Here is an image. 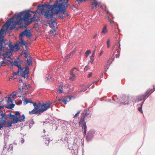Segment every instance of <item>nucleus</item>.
<instances>
[{
  "mask_svg": "<svg viewBox=\"0 0 155 155\" xmlns=\"http://www.w3.org/2000/svg\"><path fill=\"white\" fill-rule=\"evenodd\" d=\"M65 12L66 10L60 0L57 1L53 5L50 6L46 11L43 8L41 10V13L45 18L49 17L50 18L51 21H49L50 23L52 21H55L53 20L54 15H56L60 12L64 13Z\"/></svg>",
  "mask_w": 155,
  "mask_h": 155,
  "instance_id": "obj_1",
  "label": "nucleus"
},
{
  "mask_svg": "<svg viewBox=\"0 0 155 155\" xmlns=\"http://www.w3.org/2000/svg\"><path fill=\"white\" fill-rule=\"evenodd\" d=\"M31 16V14H30L29 12H21L19 13L17 15H15L12 17L10 19V20H8L6 23V26L7 28L5 29V30H7L8 27L10 26L11 23H13L14 21L13 19L16 17V20L15 22V24L19 25L21 24L22 21H24L25 22V24L26 25L28 26L30 24L29 23L30 22V19L29 18Z\"/></svg>",
  "mask_w": 155,
  "mask_h": 155,
  "instance_id": "obj_2",
  "label": "nucleus"
},
{
  "mask_svg": "<svg viewBox=\"0 0 155 155\" xmlns=\"http://www.w3.org/2000/svg\"><path fill=\"white\" fill-rule=\"evenodd\" d=\"M23 101L24 104L25 105L28 103H32L33 104L34 109L31 111L29 112V114L30 115L37 114H40L47 110L50 108L51 105L50 103L48 102L45 103L37 104L33 102L31 100H28L27 98L24 99Z\"/></svg>",
  "mask_w": 155,
  "mask_h": 155,
  "instance_id": "obj_3",
  "label": "nucleus"
},
{
  "mask_svg": "<svg viewBox=\"0 0 155 155\" xmlns=\"http://www.w3.org/2000/svg\"><path fill=\"white\" fill-rule=\"evenodd\" d=\"M5 27V25H4L2 27L1 31H0V58H2V59L3 60H6L7 61H9L8 60V59L10 58H11V56L12 55V53L11 51H7L5 52L1 55V52L3 48H4V47L3 46V38H2V32H4L5 30L4 29ZM11 62V61H9ZM11 62H12L11 61Z\"/></svg>",
  "mask_w": 155,
  "mask_h": 155,
  "instance_id": "obj_4",
  "label": "nucleus"
},
{
  "mask_svg": "<svg viewBox=\"0 0 155 155\" xmlns=\"http://www.w3.org/2000/svg\"><path fill=\"white\" fill-rule=\"evenodd\" d=\"M12 66H17L18 68V71H20V75L25 78L28 76V74L29 73L28 67V66H26L25 67L22 68L20 63H19L17 61H14L11 62Z\"/></svg>",
  "mask_w": 155,
  "mask_h": 155,
  "instance_id": "obj_5",
  "label": "nucleus"
},
{
  "mask_svg": "<svg viewBox=\"0 0 155 155\" xmlns=\"http://www.w3.org/2000/svg\"><path fill=\"white\" fill-rule=\"evenodd\" d=\"M89 117H91V116L89 115L87 112L86 111L84 110V112L82 114V116L81 117L79 123L82 128V131L84 135H85L87 132V127L86 124V122L85 121V119Z\"/></svg>",
  "mask_w": 155,
  "mask_h": 155,
  "instance_id": "obj_6",
  "label": "nucleus"
},
{
  "mask_svg": "<svg viewBox=\"0 0 155 155\" xmlns=\"http://www.w3.org/2000/svg\"><path fill=\"white\" fill-rule=\"evenodd\" d=\"M9 117L13 120V122L16 124L19 122H23L25 121V116L24 114L22 115V118H21V115L18 111H16L14 115L10 113L9 114Z\"/></svg>",
  "mask_w": 155,
  "mask_h": 155,
  "instance_id": "obj_7",
  "label": "nucleus"
},
{
  "mask_svg": "<svg viewBox=\"0 0 155 155\" xmlns=\"http://www.w3.org/2000/svg\"><path fill=\"white\" fill-rule=\"evenodd\" d=\"M151 91H147L144 94L139 96L137 97V99L138 101L143 100V102L141 104L140 107L138 108V110L141 113L143 112L142 110V107L143 104L145 100L152 93V91L151 92Z\"/></svg>",
  "mask_w": 155,
  "mask_h": 155,
  "instance_id": "obj_8",
  "label": "nucleus"
},
{
  "mask_svg": "<svg viewBox=\"0 0 155 155\" xmlns=\"http://www.w3.org/2000/svg\"><path fill=\"white\" fill-rule=\"evenodd\" d=\"M7 118V117L5 111L4 112H0V130L5 126V124H6V120Z\"/></svg>",
  "mask_w": 155,
  "mask_h": 155,
  "instance_id": "obj_9",
  "label": "nucleus"
},
{
  "mask_svg": "<svg viewBox=\"0 0 155 155\" xmlns=\"http://www.w3.org/2000/svg\"><path fill=\"white\" fill-rule=\"evenodd\" d=\"M18 84V89L20 90L21 93L23 90H25L26 92H28V88L30 87V85H24L23 83H21Z\"/></svg>",
  "mask_w": 155,
  "mask_h": 155,
  "instance_id": "obj_10",
  "label": "nucleus"
},
{
  "mask_svg": "<svg viewBox=\"0 0 155 155\" xmlns=\"http://www.w3.org/2000/svg\"><path fill=\"white\" fill-rule=\"evenodd\" d=\"M69 0H60V1L62 3L64 7L66 10V8L68 7V3ZM76 1L79 2V3L84 2L88 0H75Z\"/></svg>",
  "mask_w": 155,
  "mask_h": 155,
  "instance_id": "obj_11",
  "label": "nucleus"
},
{
  "mask_svg": "<svg viewBox=\"0 0 155 155\" xmlns=\"http://www.w3.org/2000/svg\"><path fill=\"white\" fill-rule=\"evenodd\" d=\"M48 23L50 25V27L52 28V30L50 31V32H52L53 35H55L56 31L55 29V25H57V23H56L55 21H52L51 23L49 22Z\"/></svg>",
  "mask_w": 155,
  "mask_h": 155,
  "instance_id": "obj_12",
  "label": "nucleus"
},
{
  "mask_svg": "<svg viewBox=\"0 0 155 155\" xmlns=\"http://www.w3.org/2000/svg\"><path fill=\"white\" fill-rule=\"evenodd\" d=\"M24 35H25L27 37H30L32 36V34L29 31V30L26 29L22 32L19 35L20 37H23Z\"/></svg>",
  "mask_w": 155,
  "mask_h": 155,
  "instance_id": "obj_13",
  "label": "nucleus"
},
{
  "mask_svg": "<svg viewBox=\"0 0 155 155\" xmlns=\"http://www.w3.org/2000/svg\"><path fill=\"white\" fill-rule=\"evenodd\" d=\"M92 1L91 2V5L92 6L91 7L93 9L94 8L96 9V8H97V6L98 5V3L97 0H92Z\"/></svg>",
  "mask_w": 155,
  "mask_h": 155,
  "instance_id": "obj_14",
  "label": "nucleus"
},
{
  "mask_svg": "<svg viewBox=\"0 0 155 155\" xmlns=\"http://www.w3.org/2000/svg\"><path fill=\"white\" fill-rule=\"evenodd\" d=\"M37 20L38 18L37 17V15L36 14H35L33 17L30 19V22L29 23V24H31L32 22L37 21Z\"/></svg>",
  "mask_w": 155,
  "mask_h": 155,
  "instance_id": "obj_15",
  "label": "nucleus"
},
{
  "mask_svg": "<svg viewBox=\"0 0 155 155\" xmlns=\"http://www.w3.org/2000/svg\"><path fill=\"white\" fill-rule=\"evenodd\" d=\"M120 40L119 39H118V42H117V43H116V44H115L114 47L113 48H112V49L113 50H114V48L116 46H117L118 45V47H117L116 48V51H117L119 49H120Z\"/></svg>",
  "mask_w": 155,
  "mask_h": 155,
  "instance_id": "obj_16",
  "label": "nucleus"
},
{
  "mask_svg": "<svg viewBox=\"0 0 155 155\" xmlns=\"http://www.w3.org/2000/svg\"><path fill=\"white\" fill-rule=\"evenodd\" d=\"M24 54L25 55V57L27 58V60L30 58V55L27 51H25L24 52Z\"/></svg>",
  "mask_w": 155,
  "mask_h": 155,
  "instance_id": "obj_17",
  "label": "nucleus"
},
{
  "mask_svg": "<svg viewBox=\"0 0 155 155\" xmlns=\"http://www.w3.org/2000/svg\"><path fill=\"white\" fill-rule=\"evenodd\" d=\"M107 25H105L104 26V27L103 28L101 32V33L102 34H105L107 33Z\"/></svg>",
  "mask_w": 155,
  "mask_h": 155,
  "instance_id": "obj_18",
  "label": "nucleus"
},
{
  "mask_svg": "<svg viewBox=\"0 0 155 155\" xmlns=\"http://www.w3.org/2000/svg\"><path fill=\"white\" fill-rule=\"evenodd\" d=\"M15 124V123H14V122H13V121H8L7 122V125H6V124H5V127H11L12 126V124Z\"/></svg>",
  "mask_w": 155,
  "mask_h": 155,
  "instance_id": "obj_19",
  "label": "nucleus"
},
{
  "mask_svg": "<svg viewBox=\"0 0 155 155\" xmlns=\"http://www.w3.org/2000/svg\"><path fill=\"white\" fill-rule=\"evenodd\" d=\"M75 50H74L73 51L71 52L69 55H67L65 57V60H66L68 59L69 58L70 56H71V55H72L74 54L75 53Z\"/></svg>",
  "mask_w": 155,
  "mask_h": 155,
  "instance_id": "obj_20",
  "label": "nucleus"
},
{
  "mask_svg": "<svg viewBox=\"0 0 155 155\" xmlns=\"http://www.w3.org/2000/svg\"><path fill=\"white\" fill-rule=\"evenodd\" d=\"M19 38L21 41V43L24 45H26V43L24 41V39H23V37H20V36H19Z\"/></svg>",
  "mask_w": 155,
  "mask_h": 155,
  "instance_id": "obj_21",
  "label": "nucleus"
},
{
  "mask_svg": "<svg viewBox=\"0 0 155 155\" xmlns=\"http://www.w3.org/2000/svg\"><path fill=\"white\" fill-rule=\"evenodd\" d=\"M15 105V104H9L6 107L9 109H12L14 107Z\"/></svg>",
  "mask_w": 155,
  "mask_h": 155,
  "instance_id": "obj_22",
  "label": "nucleus"
},
{
  "mask_svg": "<svg viewBox=\"0 0 155 155\" xmlns=\"http://www.w3.org/2000/svg\"><path fill=\"white\" fill-rule=\"evenodd\" d=\"M75 69H76L77 68H74L72 69L70 72V74L71 76H76L75 74L73 73V71Z\"/></svg>",
  "mask_w": 155,
  "mask_h": 155,
  "instance_id": "obj_23",
  "label": "nucleus"
},
{
  "mask_svg": "<svg viewBox=\"0 0 155 155\" xmlns=\"http://www.w3.org/2000/svg\"><path fill=\"white\" fill-rule=\"evenodd\" d=\"M27 64L28 65H30L32 64V61L30 58L27 59Z\"/></svg>",
  "mask_w": 155,
  "mask_h": 155,
  "instance_id": "obj_24",
  "label": "nucleus"
},
{
  "mask_svg": "<svg viewBox=\"0 0 155 155\" xmlns=\"http://www.w3.org/2000/svg\"><path fill=\"white\" fill-rule=\"evenodd\" d=\"M120 55V51H117V54H116L115 56V57L116 58H119Z\"/></svg>",
  "mask_w": 155,
  "mask_h": 155,
  "instance_id": "obj_25",
  "label": "nucleus"
},
{
  "mask_svg": "<svg viewBox=\"0 0 155 155\" xmlns=\"http://www.w3.org/2000/svg\"><path fill=\"white\" fill-rule=\"evenodd\" d=\"M91 53V51L90 50H88L86 51L85 53L86 56L87 57L88 55H89Z\"/></svg>",
  "mask_w": 155,
  "mask_h": 155,
  "instance_id": "obj_26",
  "label": "nucleus"
},
{
  "mask_svg": "<svg viewBox=\"0 0 155 155\" xmlns=\"http://www.w3.org/2000/svg\"><path fill=\"white\" fill-rule=\"evenodd\" d=\"M110 39H108V40L107 41V48H109L110 47Z\"/></svg>",
  "mask_w": 155,
  "mask_h": 155,
  "instance_id": "obj_27",
  "label": "nucleus"
},
{
  "mask_svg": "<svg viewBox=\"0 0 155 155\" xmlns=\"http://www.w3.org/2000/svg\"><path fill=\"white\" fill-rule=\"evenodd\" d=\"M80 113V111H78L76 114H75L74 117V118H75L77 117L78 116H79V114Z\"/></svg>",
  "mask_w": 155,
  "mask_h": 155,
  "instance_id": "obj_28",
  "label": "nucleus"
},
{
  "mask_svg": "<svg viewBox=\"0 0 155 155\" xmlns=\"http://www.w3.org/2000/svg\"><path fill=\"white\" fill-rule=\"evenodd\" d=\"M8 46L11 49L13 50L14 48V47L12 45H8Z\"/></svg>",
  "mask_w": 155,
  "mask_h": 155,
  "instance_id": "obj_29",
  "label": "nucleus"
},
{
  "mask_svg": "<svg viewBox=\"0 0 155 155\" xmlns=\"http://www.w3.org/2000/svg\"><path fill=\"white\" fill-rule=\"evenodd\" d=\"M76 76H72L69 78V80L71 81H73L74 80V78Z\"/></svg>",
  "mask_w": 155,
  "mask_h": 155,
  "instance_id": "obj_30",
  "label": "nucleus"
},
{
  "mask_svg": "<svg viewBox=\"0 0 155 155\" xmlns=\"http://www.w3.org/2000/svg\"><path fill=\"white\" fill-rule=\"evenodd\" d=\"M7 102L8 103H9L10 102H12L11 98L10 97L8 98V100H7Z\"/></svg>",
  "mask_w": 155,
  "mask_h": 155,
  "instance_id": "obj_31",
  "label": "nucleus"
},
{
  "mask_svg": "<svg viewBox=\"0 0 155 155\" xmlns=\"http://www.w3.org/2000/svg\"><path fill=\"white\" fill-rule=\"evenodd\" d=\"M20 72V71H18H18L16 72H14L13 74V75H16L17 74H18Z\"/></svg>",
  "mask_w": 155,
  "mask_h": 155,
  "instance_id": "obj_32",
  "label": "nucleus"
},
{
  "mask_svg": "<svg viewBox=\"0 0 155 155\" xmlns=\"http://www.w3.org/2000/svg\"><path fill=\"white\" fill-rule=\"evenodd\" d=\"M87 87H84L83 88V89L81 90L82 91L84 92L87 89Z\"/></svg>",
  "mask_w": 155,
  "mask_h": 155,
  "instance_id": "obj_33",
  "label": "nucleus"
},
{
  "mask_svg": "<svg viewBox=\"0 0 155 155\" xmlns=\"http://www.w3.org/2000/svg\"><path fill=\"white\" fill-rule=\"evenodd\" d=\"M22 103V101L21 100H20L16 103V104L18 105H19L20 104H21Z\"/></svg>",
  "mask_w": 155,
  "mask_h": 155,
  "instance_id": "obj_34",
  "label": "nucleus"
},
{
  "mask_svg": "<svg viewBox=\"0 0 155 155\" xmlns=\"http://www.w3.org/2000/svg\"><path fill=\"white\" fill-rule=\"evenodd\" d=\"M6 63H7V62H6V61H2V66H5V65L4 64H5Z\"/></svg>",
  "mask_w": 155,
  "mask_h": 155,
  "instance_id": "obj_35",
  "label": "nucleus"
},
{
  "mask_svg": "<svg viewBox=\"0 0 155 155\" xmlns=\"http://www.w3.org/2000/svg\"><path fill=\"white\" fill-rule=\"evenodd\" d=\"M58 91L60 93H62L63 91L62 90V89H61V88H59V89L58 90Z\"/></svg>",
  "mask_w": 155,
  "mask_h": 155,
  "instance_id": "obj_36",
  "label": "nucleus"
},
{
  "mask_svg": "<svg viewBox=\"0 0 155 155\" xmlns=\"http://www.w3.org/2000/svg\"><path fill=\"white\" fill-rule=\"evenodd\" d=\"M61 101L63 102L65 104H66L68 102V101L67 100H65L63 101Z\"/></svg>",
  "mask_w": 155,
  "mask_h": 155,
  "instance_id": "obj_37",
  "label": "nucleus"
},
{
  "mask_svg": "<svg viewBox=\"0 0 155 155\" xmlns=\"http://www.w3.org/2000/svg\"><path fill=\"white\" fill-rule=\"evenodd\" d=\"M92 73L91 72V73H90L88 75V76H87V77L88 78H90L92 76Z\"/></svg>",
  "mask_w": 155,
  "mask_h": 155,
  "instance_id": "obj_38",
  "label": "nucleus"
},
{
  "mask_svg": "<svg viewBox=\"0 0 155 155\" xmlns=\"http://www.w3.org/2000/svg\"><path fill=\"white\" fill-rule=\"evenodd\" d=\"M97 36V33H96L93 36V38H94L96 37Z\"/></svg>",
  "mask_w": 155,
  "mask_h": 155,
  "instance_id": "obj_39",
  "label": "nucleus"
},
{
  "mask_svg": "<svg viewBox=\"0 0 155 155\" xmlns=\"http://www.w3.org/2000/svg\"><path fill=\"white\" fill-rule=\"evenodd\" d=\"M3 107H4L3 106H0V112H1V113L2 112V111H1V110L3 108Z\"/></svg>",
  "mask_w": 155,
  "mask_h": 155,
  "instance_id": "obj_40",
  "label": "nucleus"
},
{
  "mask_svg": "<svg viewBox=\"0 0 155 155\" xmlns=\"http://www.w3.org/2000/svg\"><path fill=\"white\" fill-rule=\"evenodd\" d=\"M109 21L111 23L114 22V21L110 18H109Z\"/></svg>",
  "mask_w": 155,
  "mask_h": 155,
  "instance_id": "obj_41",
  "label": "nucleus"
},
{
  "mask_svg": "<svg viewBox=\"0 0 155 155\" xmlns=\"http://www.w3.org/2000/svg\"><path fill=\"white\" fill-rule=\"evenodd\" d=\"M94 54H95V51H94L93 52V54H92V55H91V56L92 57H94Z\"/></svg>",
  "mask_w": 155,
  "mask_h": 155,
  "instance_id": "obj_42",
  "label": "nucleus"
},
{
  "mask_svg": "<svg viewBox=\"0 0 155 155\" xmlns=\"http://www.w3.org/2000/svg\"><path fill=\"white\" fill-rule=\"evenodd\" d=\"M24 141H25V140H24V139L23 138H22L21 140V143H24Z\"/></svg>",
  "mask_w": 155,
  "mask_h": 155,
  "instance_id": "obj_43",
  "label": "nucleus"
},
{
  "mask_svg": "<svg viewBox=\"0 0 155 155\" xmlns=\"http://www.w3.org/2000/svg\"><path fill=\"white\" fill-rule=\"evenodd\" d=\"M153 90L154 91H155V86H154V87L153 88ZM153 90V89H151V90H148L147 91H151H151H152V92H153V91H152V90Z\"/></svg>",
  "mask_w": 155,
  "mask_h": 155,
  "instance_id": "obj_44",
  "label": "nucleus"
},
{
  "mask_svg": "<svg viewBox=\"0 0 155 155\" xmlns=\"http://www.w3.org/2000/svg\"><path fill=\"white\" fill-rule=\"evenodd\" d=\"M153 90L154 91H155V86H154V87L153 88ZM153 90V89H151V90H148L147 91H151H151H152V92H153V91H152V90Z\"/></svg>",
  "mask_w": 155,
  "mask_h": 155,
  "instance_id": "obj_45",
  "label": "nucleus"
},
{
  "mask_svg": "<svg viewBox=\"0 0 155 155\" xmlns=\"http://www.w3.org/2000/svg\"><path fill=\"white\" fill-rule=\"evenodd\" d=\"M15 28V25H13V27H10V29L11 30H12L13 29H14Z\"/></svg>",
  "mask_w": 155,
  "mask_h": 155,
  "instance_id": "obj_46",
  "label": "nucleus"
},
{
  "mask_svg": "<svg viewBox=\"0 0 155 155\" xmlns=\"http://www.w3.org/2000/svg\"><path fill=\"white\" fill-rule=\"evenodd\" d=\"M28 12H32V13H35V14H36V12H37V11L34 12V11H29Z\"/></svg>",
  "mask_w": 155,
  "mask_h": 155,
  "instance_id": "obj_47",
  "label": "nucleus"
},
{
  "mask_svg": "<svg viewBox=\"0 0 155 155\" xmlns=\"http://www.w3.org/2000/svg\"><path fill=\"white\" fill-rule=\"evenodd\" d=\"M63 85H60L59 86V88H61V89H62Z\"/></svg>",
  "mask_w": 155,
  "mask_h": 155,
  "instance_id": "obj_48",
  "label": "nucleus"
},
{
  "mask_svg": "<svg viewBox=\"0 0 155 155\" xmlns=\"http://www.w3.org/2000/svg\"><path fill=\"white\" fill-rule=\"evenodd\" d=\"M94 61V59H92L91 60V63L92 64H93V63Z\"/></svg>",
  "mask_w": 155,
  "mask_h": 155,
  "instance_id": "obj_49",
  "label": "nucleus"
},
{
  "mask_svg": "<svg viewBox=\"0 0 155 155\" xmlns=\"http://www.w3.org/2000/svg\"><path fill=\"white\" fill-rule=\"evenodd\" d=\"M91 84H89V85H87V87H89L91 86Z\"/></svg>",
  "mask_w": 155,
  "mask_h": 155,
  "instance_id": "obj_50",
  "label": "nucleus"
},
{
  "mask_svg": "<svg viewBox=\"0 0 155 155\" xmlns=\"http://www.w3.org/2000/svg\"><path fill=\"white\" fill-rule=\"evenodd\" d=\"M93 58H94V57L91 56L90 57L91 60L92 59H94Z\"/></svg>",
  "mask_w": 155,
  "mask_h": 155,
  "instance_id": "obj_51",
  "label": "nucleus"
},
{
  "mask_svg": "<svg viewBox=\"0 0 155 155\" xmlns=\"http://www.w3.org/2000/svg\"><path fill=\"white\" fill-rule=\"evenodd\" d=\"M24 52L23 51H22V52H21V55H22V54H24Z\"/></svg>",
  "mask_w": 155,
  "mask_h": 155,
  "instance_id": "obj_52",
  "label": "nucleus"
},
{
  "mask_svg": "<svg viewBox=\"0 0 155 155\" xmlns=\"http://www.w3.org/2000/svg\"><path fill=\"white\" fill-rule=\"evenodd\" d=\"M58 101H63V100H62L61 99H60L58 100Z\"/></svg>",
  "mask_w": 155,
  "mask_h": 155,
  "instance_id": "obj_53",
  "label": "nucleus"
},
{
  "mask_svg": "<svg viewBox=\"0 0 155 155\" xmlns=\"http://www.w3.org/2000/svg\"><path fill=\"white\" fill-rule=\"evenodd\" d=\"M66 15H67V16H68V13L67 12H66Z\"/></svg>",
  "mask_w": 155,
  "mask_h": 155,
  "instance_id": "obj_54",
  "label": "nucleus"
},
{
  "mask_svg": "<svg viewBox=\"0 0 155 155\" xmlns=\"http://www.w3.org/2000/svg\"><path fill=\"white\" fill-rule=\"evenodd\" d=\"M102 54V52H101L100 53V55H101Z\"/></svg>",
  "mask_w": 155,
  "mask_h": 155,
  "instance_id": "obj_55",
  "label": "nucleus"
},
{
  "mask_svg": "<svg viewBox=\"0 0 155 155\" xmlns=\"http://www.w3.org/2000/svg\"><path fill=\"white\" fill-rule=\"evenodd\" d=\"M16 94H13V96H16Z\"/></svg>",
  "mask_w": 155,
  "mask_h": 155,
  "instance_id": "obj_56",
  "label": "nucleus"
},
{
  "mask_svg": "<svg viewBox=\"0 0 155 155\" xmlns=\"http://www.w3.org/2000/svg\"><path fill=\"white\" fill-rule=\"evenodd\" d=\"M97 82H94V83H97Z\"/></svg>",
  "mask_w": 155,
  "mask_h": 155,
  "instance_id": "obj_57",
  "label": "nucleus"
}]
</instances>
